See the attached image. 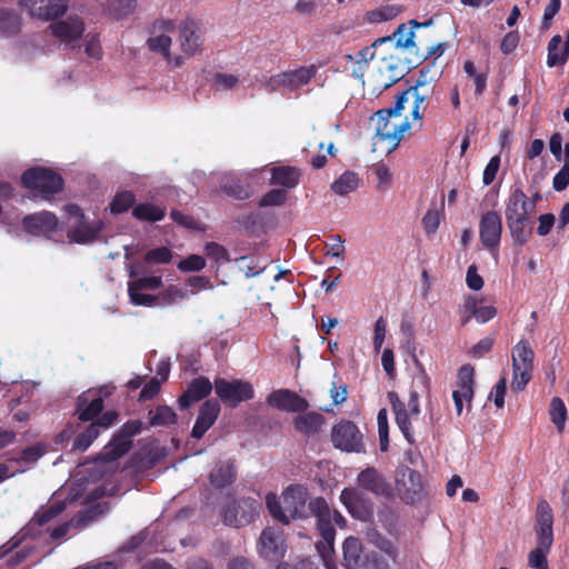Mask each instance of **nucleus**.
I'll list each match as a JSON object with an SVG mask.
<instances>
[{
	"label": "nucleus",
	"instance_id": "obj_47",
	"mask_svg": "<svg viewBox=\"0 0 569 569\" xmlns=\"http://www.w3.org/2000/svg\"><path fill=\"white\" fill-rule=\"evenodd\" d=\"M288 193L284 189L274 188L266 192L258 202L260 208L281 207L287 202Z\"/></svg>",
	"mask_w": 569,
	"mask_h": 569
},
{
	"label": "nucleus",
	"instance_id": "obj_5",
	"mask_svg": "<svg viewBox=\"0 0 569 569\" xmlns=\"http://www.w3.org/2000/svg\"><path fill=\"white\" fill-rule=\"evenodd\" d=\"M405 109V97L397 96L395 107L378 110L373 118L376 119V134L381 140H388L395 147L400 143L403 138L405 131L410 128L408 121L399 124L390 123L392 116H399Z\"/></svg>",
	"mask_w": 569,
	"mask_h": 569
},
{
	"label": "nucleus",
	"instance_id": "obj_16",
	"mask_svg": "<svg viewBox=\"0 0 569 569\" xmlns=\"http://www.w3.org/2000/svg\"><path fill=\"white\" fill-rule=\"evenodd\" d=\"M268 405L287 412H302L309 408V402L297 392L289 389L272 391L267 398Z\"/></svg>",
	"mask_w": 569,
	"mask_h": 569
},
{
	"label": "nucleus",
	"instance_id": "obj_11",
	"mask_svg": "<svg viewBox=\"0 0 569 569\" xmlns=\"http://www.w3.org/2000/svg\"><path fill=\"white\" fill-rule=\"evenodd\" d=\"M257 500H229L221 510L224 525L241 528L251 523L258 516Z\"/></svg>",
	"mask_w": 569,
	"mask_h": 569
},
{
	"label": "nucleus",
	"instance_id": "obj_38",
	"mask_svg": "<svg viewBox=\"0 0 569 569\" xmlns=\"http://www.w3.org/2000/svg\"><path fill=\"white\" fill-rule=\"evenodd\" d=\"M537 546L529 552L528 565L532 569H549L547 556L553 542L536 540Z\"/></svg>",
	"mask_w": 569,
	"mask_h": 569
},
{
	"label": "nucleus",
	"instance_id": "obj_58",
	"mask_svg": "<svg viewBox=\"0 0 569 569\" xmlns=\"http://www.w3.org/2000/svg\"><path fill=\"white\" fill-rule=\"evenodd\" d=\"M440 224V214L435 209H429L422 218V227L427 236L433 234Z\"/></svg>",
	"mask_w": 569,
	"mask_h": 569
},
{
	"label": "nucleus",
	"instance_id": "obj_8",
	"mask_svg": "<svg viewBox=\"0 0 569 569\" xmlns=\"http://www.w3.org/2000/svg\"><path fill=\"white\" fill-rule=\"evenodd\" d=\"M214 391L218 398L231 408H236L240 402L251 400L254 397L252 385L239 379L229 381L224 378H217L214 380Z\"/></svg>",
	"mask_w": 569,
	"mask_h": 569
},
{
	"label": "nucleus",
	"instance_id": "obj_36",
	"mask_svg": "<svg viewBox=\"0 0 569 569\" xmlns=\"http://www.w3.org/2000/svg\"><path fill=\"white\" fill-rule=\"evenodd\" d=\"M401 12V7L396 4L382 6L378 9L369 10L362 17V22L380 23L395 19Z\"/></svg>",
	"mask_w": 569,
	"mask_h": 569
},
{
	"label": "nucleus",
	"instance_id": "obj_26",
	"mask_svg": "<svg viewBox=\"0 0 569 569\" xmlns=\"http://www.w3.org/2000/svg\"><path fill=\"white\" fill-rule=\"evenodd\" d=\"M302 171L295 166H276L270 169L269 183L271 186H279L280 189L291 190L295 189L301 180Z\"/></svg>",
	"mask_w": 569,
	"mask_h": 569
},
{
	"label": "nucleus",
	"instance_id": "obj_28",
	"mask_svg": "<svg viewBox=\"0 0 569 569\" xmlns=\"http://www.w3.org/2000/svg\"><path fill=\"white\" fill-rule=\"evenodd\" d=\"M396 489L400 498H415L423 489L422 477L419 471L406 469L396 479Z\"/></svg>",
	"mask_w": 569,
	"mask_h": 569
},
{
	"label": "nucleus",
	"instance_id": "obj_45",
	"mask_svg": "<svg viewBox=\"0 0 569 569\" xmlns=\"http://www.w3.org/2000/svg\"><path fill=\"white\" fill-rule=\"evenodd\" d=\"M550 419L557 427L559 431H562L565 428V422L567 419V408L565 402L559 397H553L550 401Z\"/></svg>",
	"mask_w": 569,
	"mask_h": 569
},
{
	"label": "nucleus",
	"instance_id": "obj_14",
	"mask_svg": "<svg viewBox=\"0 0 569 569\" xmlns=\"http://www.w3.org/2000/svg\"><path fill=\"white\" fill-rule=\"evenodd\" d=\"M502 233L501 217L497 211H488L481 216L479 222V237L488 250L498 248Z\"/></svg>",
	"mask_w": 569,
	"mask_h": 569
},
{
	"label": "nucleus",
	"instance_id": "obj_39",
	"mask_svg": "<svg viewBox=\"0 0 569 569\" xmlns=\"http://www.w3.org/2000/svg\"><path fill=\"white\" fill-rule=\"evenodd\" d=\"M359 187L358 174L352 171H345L338 179H336L330 188L332 192L338 196H347Z\"/></svg>",
	"mask_w": 569,
	"mask_h": 569
},
{
	"label": "nucleus",
	"instance_id": "obj_61",
	"mask_svg": "<svg viewBox=\"0 0 569 569\" xmlns=\"http://www.w3.org/2000/svg\"><path fill=\"white\" fill-rule=\"evenodd\" d=\"M331 240V243H326V247L329 249L327 250L326 254L331 256L335 258H342L345 254V246H343V239L340 234H331L329 237Z\"/></svg>",
	"mask_w": 569,
	"mask_h": 569
},
{
	"label": "nucleus",
	"instance_id": "obj_22",
	"mask_svg": "<svg viewBox=\"0 0 569 569\" xmlns=\"http://www.w3.org/2000/svg\"><path fill=\"white\" fill-rule=\"evenodd\" d=\"M358 486L365 491L377 497H388L390 486L385 477L373 467L362 470L357 478Z\"/></svg>",
	"mask_w": 569,
	"mask_h": 569
},
{
	"label": "nucleus",
	"instance_id": "obj_41",
	"mask_svg": "<svg viewBox=\"0 0 569 569\" xmlns=\"http://www.w3.org/2000/svg\"><path fill=\"white\" fill-rule=\"evenodd\" d=\"M100 430L97 428V425L91 422L83 431L78 433L72 442L73 451H86L93 441L99 437Z\"/></svg>",
	"mask_w": 569,
	"mask_h": 569
},
{
	"label": "nucleus",
	"instance_id": "obj_2",
	"mask_svg": "<svg viewBox=\"0 0 569 569\" xmlns=\"http://www.w3.org/2000/svg\"><path fill=\"white\" fill-rule=\"evenodd\" d=\"M532 204L525 191L513 186L506 202L505 217L510 236L516 246H525L532 234Z\"/></svg>",
	"mask_w": 569,
	"mask_h": 569
},
{
	"label": "nucleus",
	"instance_id": "obj_34",
	"mask_svg": "<svg viewBox=\"0 0 569 569\" xmlns=\"http://www.w3.org/2000/svg\"><path fill=\"white\" fill-rule=\"evenodd\" d=\"M463 311H469L479 323H486L497 316V309L493 306H479L476 297L469 295L461 305Z\"/></svg>",
	"mask_w": 569,
	"mask_h": 569
},
{
	"label": "nucleus",
	"instance_id": "obj_31",
	"mask_svg": "<svg viewBox=\"0 0 569 569\" xmlns=\"http://www.w3.org/2000/svg\"><path fill=\"white\" fill-rule=\"evenodd\" d=\"M237 473L232 461H219L216 463L209 475V480L212 487L223 489L236 481Z\"/></svg>",
	"mask_w": 569,
	"mask_h": 569
},
{
	"label": "nucleus",
	"instance_id": "obj_50",
	"mask_svg": "<svg viewBox=\"0 0 569 569\" xmlns=\"http://www.w3.org/2000/svg\"><path fill=\"white\" fill-rule=\"evenodd\" d=\"M162 287V278L159 276L142 277L129 281L128 288L131 290H157Z\"/></svg>",
	"mask_w": 569,
	"mask_h": 569
},
{
	"label": "nucleus",
	"instance_id": "obj_20",
	"mask_svg": "<svg viewBox=\"0 0 569 569\" xmlns=\"http://www.w3.org/2000/svg\"><path fill=\"white\" fill-rule=\"evenodd\" d=\"M473 375L471 365H463L458 371V389L452 392L457 415L460 416L463 409V400L470 401L473 397Z\"/></svg>",
	"mask_w": 569,
	"mask_h": 569
},
{
	"label": "nucleus",
	"instance_id": "obj_3",
	"mask_svg": "<svg viewBox=\"0 0 569 569\" xmlns=\"http://www.w3.org/2000/svg\"><path fill=\"white\" fill-rule=\"evenodd\" d=\"M22 186L30 190L34 197L50 200L60 193L64 187L63 178L50 168L34 167L26 170L21 176Z\"/></svg>",
	"mask_w": 569,
	"mask_h": 569
},
{
	"label": "nucleus",
	"instance_id": "obj_40",
	"mask_svg": "<svg viewBox=\"0 0 569 569\" xmlns=\"http://www.w3.org/2000/svg\"><path fill=\"white\" fill-rule=\"evenodd\" d=\"M132 214L136 219L141 221L157 222L164 218L166 212L163 209L152 203H140L132 210Z\"/></svg>",
	"mask_w": 569,
	"mask_h": 569
},
{
	"label": "nucleus",
	"instance_id": "obj_35",
	"mask_svg": "<svg viewBox=\"0 0 569 569\" xmlns=\"http://www.w3.org/2000/svg\"><path fill=\"white\" fill-rule=\"evenodd\" d=\"M349 513L360 521H371L375 516L372 500H341Z\"/></svg>",
	"mask_w": 569,
	"mask_h": 569
},
{
	"label": "nucleus",
	"instance_id": "obj_56",
	"mask_svg": "<svg viewBox=\"0 0 569 569\" xmlns=\"http://www.w3.org/2000/svg\"><path fill=\"white\" fill-rule=\"evenodd\" d=\"M561 7V0H550L545 8L540 30L547 31L551 27L552 19L559 12Z\"/></svg>",
	"mask_w": 569,
	"mask_h": 569
},
{
	"label": "nucleus",
	"instance_id": "obj_17",
	"mask_svg": "<svg viewBox=\"0 0 569 569\" xmlns=\"http://www.w3.org/2000/svg\"><path fill=\"white\" fill-rule=\"evenodd\" d=\"M221 411L217 399L206 400L199 409L196 422L191 430V437L200 440L204 433L214 425Z\"/></svg>",
	"mask_w": 569,
	"mask_h": 569
},
{
	"label": "nucleus",
	"instance_id": "obj_33",
	"mask_svg": "<svg viewBox=\"0 0 569 569\" xmlns=\"http://www.w3.org/2000/svg\"><path fill=\"white\" fill-rule=\"evenodd\" d=\"M562 44V37L555 34L548 43L547 66L553 68L563 66L569 59V31L566 33V41L561 49V53H556V50Z\"/></svg>",
	"mask_w": 569,
	"mask_h": 569
},
{
	"label": "nucleus",
	"instance_id": "obj_12",
	"mask_svg": "<svg viewBox=\"0 0 569 569\" xmlns=\"http://www.w3.org/2000/svg\"><path fill=\"white\" fill-rule=\"evenodd\" d=\"M287 550L283 532L274 527H267L262 530L259 541V555L272 562H278L284 557Z\"/></svg>",
	"mask_w": 569,
	"mask_h": 569
},
{
	"label": "nucleus",
	"instance_id": "obj_52",
	"mask_svg": "<svg viewBox=\"0 0 569 569\" xmlns=\"http://www.w3.org/2000/svg\"><path fill=\"white\" fill-rule=\"evenodd\" d=\"M102 513L101 506L98 503L96 506H91L86 510L79 511L71 522H76L77 527L88 526L90 522L94 521Z\"/></svg>",
	"mask_w": 569,
	"mask_h": 569
},
{
	"label": "nucleus",
	"instance_id": "obj_23",
	"mask_svg": "<svg viewBox=\"0 0 569 569\" xmlns=\"http://www.w3.org/2000/svg\"><path fill=\"white\" fill-rule=\"evenodd\" d=\"M343 566L346 569H369L371 557L365 556L358 538L348 537L343 542Z\"/></svg>",
	"mask_w": 569,
	"mask_h": 569
},
{
	"label": "nucleus",
	"instance_id": "obj_64",
	"mask_svg": "<svg viewBox=\"0 0 569 569\" xmlns=\"http://www.w3.org/2000/svg\"><path fill=\"white\" fill-rule=\"evenodd\" d=\"M569 186V167L563 166L553 177L552 187L556 191H563Z\"/></svg>",
	"mask_w": 569,
	"mask_h": 569
},
{
	"label": "nucleus",
	"instance_id": "obj_44",
	"mask_svg": "<svg viewBox=\"0 0 569 569\" xmlns=\"http://www.w3.org/2000/svg\"><path fill=\"white\" fill-rule=\"evenodd\" d=\"M171 44L172 40L168 34H152L147 40L149 50L162 54L164 59L170 58Z\"/></svg>",
	"mask_w": 569,
	"mask_h": 569
},
{
	"label": "nucleus",
	"instance_id": "obj_59",
	"mask_svg": "<svg viewBox=\"0 0 569 569\" xmlns=\"http://www.w3.org/2000/svg\"><path fill=\"white\" fill-rule=\"evenodd\" d=\"M499 167H500V157L499 156H493L489 162L487 163L485 170H483V174H482V182L485 186H489L491 184L495 179H496V176L498 173V170H499Z\"/></svg>",
	"mask_w": 569,
	"mask_h": 569
},
{
	"label": "nucleus",
	"instance_id": "obj_19",
	"mask_svg": "<svg viewBox=\"0 0 569 569\" xmlns=\"http://www.w3.org/2000/svg\"><path fill=\"white\" fill-rule=\"evenodd\" d=\"M59 220L53 212L40 211L22 219L24 230L33 236L48 234L58 229Z\"/></svg>",
	"mask_w": 569,
	"mask_h": 569
},
{
	"label": "nucleus",
	"instance_id": "obj_4",
	"mask_svg": "<svg viewBox=\"0 0 569 569\" xmlns=\"http://www.w3.org/2000/svg\"><path fill=\"white\" fill-rule=\"evenodd\" d=\"M141 420H129L117 430L109 442L101 449L97 460L101 462H113L127 455L133 446L132 438L142 431Z\"/></svg>",
	"mask_w": 569,
	"mask_h": 569
},
{
	"label": "nucleus",
	"instance_id": "obj_10",
	"mask_svg": "<svg viewBox=\"0 0 569 569\" xmlns=\"http://www.w3.org/2000/svg\"><path fill=\"white\" fill-rule=\"evenodd\" d=\"M110 395L107 387L99 390L89 389L80 393L76 401V415L81 422H93L102 413L104 408L103 397Z\"/></svg>",
	"mask_w": 569,
	"mask_h": 569
},
{
	"label": "nucleus",
	"instance_id": "obj_63",
	"mask_svg": "<svg viewBox=\"0 0 569 569\" xmlns=\"http://www.w3.org/2000/svg\"><path fill=\"white\" fill-rule=\"evenodd\" d=\"M373 172L378 181V189L385 191L391 183V173L386 164H378Z\"/></svg>",
	"mask_w": 569,
	"mask_h": 569
},
{
	"label": "nucleus",
	"instance_id": "obj_49",
	"mask_svg": "<svg viewBox=\"0 0 569 569\" xmlns=\"http://www.w3.org/2000/svg\"><path fill=\"white\" fill-rule=\"evenodd\" d=\"M172 257V251L168 247H157L148 250L143 259L147 264H166Z\"/></svg>",
	"mask_w": 569,
	"mask_h": 569
},
{
	"label": "nucleus",
	"instance_id": "obj_30",
	"mask_svg": "<svg viewBox=\"0 0 569 569\" xmlns=\"http://www.w3.org/2000/svg\"><path fill=\"white\" fill-rule=\"evenodd\" d=\"M102 228L103 223L101 221L88 223L81 220L78 226L68 231L67 236L71 242L81 244L91 243L99 238Z\"/></svg>",
	"mask_w": 569,
	"mask_h": 569
},
{
	"label": "nucleus",
	"instance_id": "obj_29",
	"mask_svg": "<svg viewBox=\"0 0 569 569\" xmlns=\"http://www.w3.org/2000/svg\"><path fill=\"white\" fill-rule=\"evenodd\" d=\"M388 399L390 401L392 411L395 412L396 422L400 431L405 436L406 440L412 445L415 442L412 426L410 421V418L412 417L410 416L407 406L399 399L397 392L395 391L388 392Z\"/></svg>",
	"mask_w": 569,
	"mask_h": 569
},
{
	"label": "nucleus",
	"instance_id": "obj_18",
	"mask_svg": "<svg viewBox=\"0 0 569 569\" xmlns=\"http://www.w3.org/2000/svg\"><path fill=\"white\" fill-rule=\"evenodd\" d=\"M553 510L547 500H541L536 508L533 531L536 540L553 542Z\"/></svg>",
	"mask_w": 569,
	"mask_h": 569
},
{
	"label": "nucleus",
	"instance_id": "obj_57",
	"mask_svg": "<svg viewBox=\"0 0 569 569\" xmlns=\"http://www.w3.org/2000/svg\"><path fill=\"white\" fill-rule=\"evenodd\" d=\"M204 266V258L198 254H190L178 263V269L181 271H200Z\"/></svg>",
	"mask_w": 569,
	"mask_h": 569
},
{
	"label": "nucleus",
	"instance_id": "obj_27",
	"mask_svg": "<svg viewBox=\"0 0 569 569\" xmlns=\"http://www.w3.org/2000/svg\"><path fill=\"white\" fill-rule=\"evenodd\" d=\"M51 33L64 42H71L82 37L84 23L78 17H69L67 20L53 22L49 26Z\"/></svg>",
	"mask_w": 569,
	"mask_h": 569
},
{
	"label": "nucleus",
	"instance_id": "obj_51",
	"mask_svg": "<svg viewBox=\"0 0 569 569\" xmlns=\"http://www.w3.org/2000/svg\"><path fill=\"white\" fill-rule=\"evenodd\" d=\"M204 252L208 258L214 260L218 264H224L230 261L228 250L217 242H208L204 247Z\"/></svg>",
	"mask_w": 569,
	"mask_h": 569
},
{
	"label": "nucleus",
	"instance_id": "obj_60",
	"mask_svg": "<svg viewBox=\"0 0 569 569\" xmlns=\"http://www.w3.org/2000/svg\"><path fill=\"white\" fill-rule=\"evenodd\" d=\"M161 389V381L159 378L153 377L140 391L139 400L147 401L153 399Z\"/></svg>",
	"mask_w": 569,
	"mask_h": 569
},
{
	"label": "nucleus",
	"instance_id": "obj_53",
	"mask_svg": "<svg viewBox=\"0 0 569 569\" xmlns=\"http://www.w3.org/2000/svg\"><path fill=\"white\" fill-rule=\"evenodd\" d=\"M435 87L431 83L423 86V82H416L415 86H410L407 90L402 91L399 96L405 97V103L408 101L409 96H419V99L430 101L433 93Z\"/></svg>",
	"mask_w": 569,
	"mask_h": 569
},
{
	"label": "nucleus",
	"instance_id": "obj_15",
	"mask_svg": "<svg viewBox=\"0 0 569 569\" xmlns=\"http://www.w3.org/2000/svg\"><path fill=\"white\" fill-rule=\"evenodd\" d=\"M181 50L188 56L194 54L202 47V28L200 21L186 18L179 24Z\"/></svg>",
	"mask_w": 569,
	"mask_h": 569
},
{
	"label": "nucleus",
	"instance_id": "obj_43",
	"mask_svg": "<svg viewBox=\"0 0 569 569\" xmlns=\"http://www.w3.org/2000/svg\"><path fill=\"white\" fill-rule=\"evenodd\" d=\"M136 203V196L132 191L117 192L110 202V211L113 214L127 212Z\"/></svg>",
	"mask_w": 569,
	"mask_h": 569
},
{
	"label": "nucleus",
	"instance_id": "obj_6",
	"mask_svg": "<svg viewBox=\"0 0 569 569\" xmlns=\"http://www.w3.org/2000/svg\"><path fill=\"white\" fill-rule=\"evenodd\" d=\"M511 388L521 391L532 378L535 352L530 343L521 339L512 349Z\"/></svg>",
	"mask_w": 569,
	"mask_h": 569
},
{
	"label": "nucleus",
	"instance_id": "obj_54",
	"mask_svg": "<svg viewBox=\"0 0 569 569\" xmlns=\"http://www.w3.org/2000/svg\"><path fill=\"white\" fill-rule=\"evenodd\" d=\"M66 509V500H58L54 506L47 509H41L34 515V520L38 525L42 526L58 516Z\"/></svg>",
	"mask_w": 569,
	"mask_h": 569
},
{
	"label": "nucleus",
	"instance_id": "obj_7",
	"mask_svg": "<svg viewBox=\"0 0 569 569\" xmlns=\"http://www.w3.org/2000/svg\"><path fill=\"white\" fill-rule=\"evenodd\" d=\"M331 442L335 448L346 452H365L363 435L358 426L347 419H341L331 429Z\"/></svg>",
	"mask_w": 569,
	"mask_h": 569
},
{
	"label": "nucleus",
	"instance_id": "obj_42",
	"mask_svg": "<svg viewBox=\"0 0 569 569\" xmlns=\"http://www.w3.org/2000/svg\"><path fill=\"white\" fill-rule=\"evenodd\" d=\"M137 477H138V475L133 470H130V469L121 470V472L118 476H116V479H114V481L119 482L120 485L119 486L113 485L110 488L109 497L124 493L127 490L134 487L137 485V481H136Z\"/></svg>",
	"mask_w": 569,
	"mask_h": 569
},
{
	"label": "nucleus",
	"instance_id": "obj_13",
	"mask_svg": "<svg viewBox=\"0 0 569 569\" xmlns=\"http://www.w3.org/2000/svg\"><path fill=\"white\" fill-rule=\"evenodd\" d=\"M19 4L30 16L44 21L62 17L68 9V0H19Z\"/></svg>",
	"mask_w": 569,
	"mask_h": 569
},
{
	"label": "nucleus",
	"instance_id": "obj_62",
	"mask_svg": "<svg viewBox=\"0 0 569 569\" xmlns=\"http://www.w3.org/2000/svg\"><path fill=\"white\" fill-rule=\"evenodd\" d=\"M495 339L486 337L480 339L470 350V355L473 358H482L489 353L493 347Z\"/></svg>",
	"mask_w": 569,
	"mask_h": 569
},
{
	"label": "nucleus",
	"instance_id": "obj_1",
	"mask_svg": "<svg viewBox=\"0 0 569 569\" xmlns=\"http://www.w3.org/2000/svg\"><path fill=\"white\" fill-rule=\"evenodd\" d=\"M270 516L282 525H289L293 520H303L316 517L317 529L323 539L318 542L317 548L333 550L336 529L332 521L338 526L345 525V518L337 510H330L326 500H266Z\"/></svg>",
	"mask_w": 569,
	"mask_h": 569
},
{
	"label": "nucleus",
	"instance_id": "obj_48",
	"mask_svg": "<svg viewBox=\"0 0 569 569\" xmlns=\"http://www.w3.org/2000/svg\"><path fill=\"white\" fill-rule=\"evenodd\" d=\"M177 421V415L169 406H158L156 412L150 417L151 426H169Z\"/></svg>",
	"mask_w": 569,
	"mask_h": 569
},
{
	"label": "nucleus",
	"instance_id": "obj_9",
	"mask_svg": "<svg viewBox=\"0 0 569 569\" xmlns=\"http://www.w3.org/2000/svg\"><path fill=\"white\" fill-rule=\"evenodd\" d=\"M318 67L315 64L303 66L295 70L284 71L271 77L268 81L270 91L284 88L289 91H297L310 83L317 76Z\"/></svg>",
	"mask_w": 569,
	"mask_h": 569
},
{
	"label": "nucleus",
	"instance_id": "obj_24",
	"mask_svg": "<svg viewBox=\"0 0 569 569\" xmlns=\"http://www.w3.org/2000/svg\"><path fill=\"white\" fill-rule=\"evenodd\" d=\"M298 415L293 418L292 425L297 432L302 436L310 438L318 435L325 422V417L317 411H306L297 412Z\"/></svg>",
	"mask_w": 569,
	"mask_h": 569
},
{
	"label": "nucleus",
	"instance_id": "obj_25",
	"mask_svg": "<svg viewBox=\"0 0 569 569\" xmlns=\"http://www.w3.org/2000/svg\"><path fill=\"white\" fill-rule=\"evenodd\" d=\"M431 20L427 22H418L417 20H410L408 23H401L398 26L396 31L392 33V36L382 37L379 38L373 42V46H377L378 43H383L387 41H391L392 39L396 40V46L398 48H410L415 46L413 38H415V29L421 28V27H428L431 24Z\"/></svg>",
	"mask_w": 569,
	"mask_h": 569
},
{
	"label": "nucleus",
	"instance_id": "obj_37",
	"mask_svg": "<svg viewBox=\"0 0 569 569\" xmlns=\"http://www.w3.org/2000/svg\"><path fill=\"white\" fill-rule=\"evenodd\" d=\"M20 17L13 11L0 8V37H12L20 31Z\"/></svg>",
	"mask_w": 569,
	"mask_h": 569
},
{
	"label": "nucleus",
	"instance_id": "obj_55",
	"mask_svg": "<svg viewBox=\"0 0 569 569\" xmlns=\"http://www.w3.org/2000/svg\"><path fill=\"white\" fill-rule=\"evenodd\" d=\"M130 300L136 306L153 307L158 305V295L143 293L142 290H131L128 288Z\"/></svg>",
	"mask_w": 569,
	"mask_h": 569
},
{
	"label": "nucleus",
	"instance_id": "obj_21",
	"mask_svg": "<svg viewBox=\"0 0 569 569\" xmlns=\"http://www.w3.org/2000/svg\"><path fill=\"white\" fill-rule=\"evenodd\" d=\"M213 386L211 381L203 376L192 379L184 392L178 398V403L181 410L188 409L192 403L200 401L208 397Z\"/></svg>",
	"mask_w": 569,
	"mask_h": 569
},
{
	"label": "nucleus",
	"instance_id": "obj_32",
	"mask_svg": "<svg viewBox=\"0 0 569 569\" xmlns=\"http://www.w3.org/2000/svg\"><path fill=\"white\" fill-rule=\"evenodd\" d=\"M220 187L223 193L237 200H247L253 194L251 184L236 176L224 177Z\"/></svg>",
	"mask_w": 569,
	"mask_h": 569
},
{
	"label": "nucleus",
	"instance_id": "obj_46",
	"mask_svg": "<svg viewBox=\"0 0 569 569\" xmlns=\"http://www.w3.org/2000/svg\"><path fill=\"white\" fill-rule=\"evenodd\" d=\"M187 296L186 290L176 284H170L158 295V305L170 306L186 299Z\"/></svg>",
	"mask_w": 569,
	"mask_h": 569
}]
</instances>
